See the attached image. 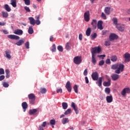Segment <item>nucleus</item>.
<instances>
[{
  "instance_id": "42",
  "label": "nucleus",
  "mask_w": 130,
  "mask_h": 130,
  "mask_svg": "<svg viewBox=\"0 0 130 130\" xmlns=\"http://www.w3.org/2000/svg\"><path fill=\"white\" fill-rule=\"evenodd\" d=\"M57 49L59 50L60 52H62L63 51V48H62V46H58L57 47Z\"/></svg>"
},
{
  "instance_id": "6",
  "label": "nucleus",
  "mask_w": 130,
  "mask_h": 130,
  "mask_svg": "<svg viewBox=\"0 0 130 130\" xmlns=\"http://www.w3.org/2000/svg\"><path fill=\"white\" fill-rule=\"evenodd\" d=\"M84 19L85 22L90 21V11H87L84 14Z\"/></svg>"
},
{
  "instance_id": "52",
  "label": "nucleus",
  "mask_w": 130,
  "mask_h": 130,
  "mask_svg": "<svg viewBox=\"0 0 130 130\" xmlns=\"http://www.w3.org/2000/svg\"><path fill=\"white\" fill-rule=\"evenodd\" d=\"M105 61L104 60H101L99 63V66H103L104 64Z\"/></svg>"
},
{
  "instance_id": "41",
  "label": "nucleus",
  "mask_w": 130,
  "mask_h": 130,
  "mask_svg": "<svg viewBox=\"0 0 130 130\" xmlns=\"http://www.w3.org/2000/svg\"><path fill=\"white\" fill-rule=\"evenodd\" d=\"M101 18H102V19H103L104 20H106V19H107V18L106 17V15H105V14L103 12L102 13Z\"/></svg>"
},
{
  "instance_id": "37",
  "label": "nucleus",
  "mask_w": 130,
  "mask_h": 130,
  "mask_svg": "<svg viewBox=\"0 0 130 130\" xmlns=\"http://www.w3.org/2000/svg\"><path fill=\"white\" fill-rule=\"evenodd\" d=\"M71 112H72V109H68L64 113V114H65V115H68V114H70L71 113Z\"/></svg>"
},
{
  "instance_id": "10",
  "label": "nucleus",
  "mask_w": 130,
  "mask_h": 130,
  "mask_svg": "<svg viewBox=\"0 0 130 130\" xmlns=\"http://www.w3.org/2000/svg\"><path fill=\"white\" fill-rule=\"evenodd\" d=\"M126 93H127L128 94H129L130 89L129 88H124L121 91V95H122V96H125V94H126Z\"/></svg>"
},
{
  "instance_id": "12",
  "label": "nucleus",
  "mask_w": 130,
  "mask_h": 130,
  "mask_svg": "<svg viewBox=\"0 0 130 130\" xmlns=\"http://www.w3.org/2000/svg\"><path fill=\"white\" fill-rule=\"evenodd\" d=\"M66 88L67 89L68 92H72V85L70 81H68L66 85Z\"/></svg>"
},
{
  "instance_id": "50",
  "label": "nucleus",
  "mask_w": 130,
  "mask_h": 130,
  "mask_svg": "<svg viewBox=\"0 0 130 130\" xmlns=\"http://www.w3.org/2000/svg\"><path fill=\"white\" fill-rule=\"evenodd\" d=\"M29 42H27L25 43V46L26 49H29Z\"/></svg>"
},
{
  "instance_id": "33",
  "label": "nucleus",
  "mask_w": 130,
  "mask_h": 130,
  "mask_svg": "<svg viewBox=\"0 0 130 130\" xmlns=\"http://www.w3.org/2000/svg\"><path fill=\"white\" fill-rule=\"evenodd\" d=\"M86 34L87 36L91 35V28L88 27L86 31Z\"/></svg>"
},
{
  "instance_id": "49",
  "label": "nucleus",
  "mask_w": 130,
  "mask_h": 130,
  "mask_svg": "<svg viewBox=\"0 0 130 130\" xmlns=\"http://www.w3.org/2000/svg\"><path fill=\"white\" fill-rule=\"evenodd\" d=\"M97 37V34L94 33L93 35H91V39H95Z\"/></svg>"
},
{
  "instance_id": "55",
  "label": "nucleus",
  "mask_w": 130,
  "mask_h": 130,
  "mask_svg": "<svg viewBox=\"0 0 130 130\" xmlns=\"http://www.w3.org/2000/svg\"><path fill=\"white\" fill-rule=\"evenodd\" d=\"M57 93H62V89L61 88H59L56 90Z\"/></svg>"
},
{
  "instance_id": "57",
  "label": "nucleus",
  "mask_w": 130,
  "mask_h": 130,
  "mask_svg": "<svg viewBox=\"0 0 130 130\" xmlns=\"http://www.w3.org/2000/svg\"><path fill=\"white\" fill-rule=\"evenodd\" d=\"M85 83L86 84H89V79H88L87 77H85Z\"/></svg>"
},
{
  "instance_id": "19",
  "label": "nucleus",
  "mask_w": 130,
  "mask_h": 130,
  "mask_svg": "<svg viewBox=\"0 0 130 130\" xmlns=\"http://www.w3.org/2000/svg\"><path fill=\"white\" fill-rule=\"evenodd\" d=\"M14 34L16 35H23V30L22 29H17L14 31Z\"/></svg>"
},
{
  "instance_id": "4",
  "label": "nucleus",
  "mask_w": 130,
  "mask_h": 130,
  "mask_svg": "<svg viewBox=\"0 0 130 130\" xmlns=\"http://www.w3.org/2000/svg\"><path fill=\"white\" fill-rule=\"evenodd\" d=\"M28 98L29 100V102L31 105L35 104V100H36V96L34 93H30L28 95Z\"/></svg>"
},
{
  "instance_id": "18",
  "label": "nucleus",
  "mask_w": 130,
  "mask_h": 130,
  "mask_svg": "<svg viewBox=\"0 0 130 130\" xmlns=\"http://www.w3.org/2000/svg\"><path fill=\"white\" fill-rule=\"evenodd\" d=\"M72 107L74 109L75 112H76V114L79 113V110H78V107H76V104L75 103H72Z\"/></svg>"
},
{
  "instance_id": "47",
  "label": "nucleus",
  "mask_w": 130,
  "mask_h": 130,
  "mask_svg": "<svg viewBox=\"0 0 130 130\" xmlns=\"http://www.w3.org/2000/svg\"><path fill=\"white\" fill-rule=\"evenodd\" d=\"M50 123L51 124V125H54L55 124V120L52 119L50 121Z\"/></svg>"
},
{
  "instance_id": "25",
  "label": "nucleus",
  "mask_w": 130,
  "mask_h": 130,
  "mask_svg": "<svg viewBox=\"0 0 130 130\" xmlns=\"http://www.w3.org/2000/svg\"><path fill=\"white\" fill-rule=\"evenodd\" d=\"M40 16L39 15H38V16H36V17H35L36 19H37L35 21V24H36L37 25H40V24L41 23L40 22V20H39L40 19Z\"/></svg>"
},
{
  "instance_id": "39",
  "label": "nucleus",
  "mask_w": 130,
  "mask_h": 130,
  "mask_svg": "<svg viewBox=\"0 0 130 130\" xmlns=\"http://www.w3.org/2000/svg\"><path fill=\"white\" fill-rule=\"evenodd\" d=\"M113 22L114 25H116V26H117V25H118V24H117V23H118L117 18H113Z\"/></svg>"
},
{
  "instance_id": "63",
  "label": "nucleus",
  "mask_w": 130,
  "mask_h": 130,
  "mask_svg": "<svg viewBox=\"0 0 130 130\" xmlns=\"http://www.w3.org/2000/svg\"><path fill=\"white\" fill-rule=\"evenodd\" d=\"M53 39H54V38H53V36H51L50 38V41H53Z\"/></svg>"
},
{
  "instance_id": "56",
  "label": "nucleus",
  "mask_w": 130,
  "mask_h": 130,
  "mask_svg": "<svg viewBox=\"0 0 130 130\" xmlns=\"http://www.w3.org/2000/svg\"><path fill=\"white\" fill-rule=\"evenodd\" d=\"M5 75H1L0 76V81H3L5 80Z\"/></svg>"
},
{
  "instance_id": "13",
  "label": "nucleus",
  "mask_w": 130,
  "mask_h": 130,
  "mask_svg": "<svg viewBox=\"0 0 130 130\" xmlns=\"http://www.w3.org/2000/svg\"><path fill=\"white\" fill-rule=\"evenodd\" d=\"M124 58H125V62H128L130 61V54L128 53H126L124 55Z\"/></svg>"
},
{
  "instance_id": "36",
  "label": "nucleus",
  "mask_w": 130,
  "mask_h": 130,
  "mask_svg": "<svg viewBox=\"0 0 130 130\" xmlns=\"http://www.w3.org/2000/svg\"><path fill=\"white\" fill-rule=\"evenodd\" d=\"M110 91H111V90L109 87H107L105 89V92L106 94H107L108 95L110 94Z\"/></svg>"
},
{
  "instance_id": "11",
  "label": "nucleus",
  "mask_w": 130,
  "mask_h": 130,
  "mask_svg": "<svg viewBox=\"0 0 130 130\" xmlns=\"http://www.w3.org/2000/svg\"><path fill=\"white\" fill-rule=\"evenodd\" d=\"M112 81H117L119 79V75L116 74H113L111 76Z\"/></svg>"
},
{
  "instance_id": "40",
  "label": "nucleus",
  "mask_w": 130,
  "mask_h": 130,
  "mask_svg": "<svg viewBox=\"0 0 130 130\" xmlns=\"http://www.w3.org/2000/svg\"><path fill=\"white\" fill-rule=\"evenodd\" d=\"M52 52H55V51H56V47L55 46V44H53L52 46Z\"/></svg>"
},
{
  "instance_id": "14",
  "label": "nucleus",
  "mask_w": 130,
  "mask_h": 130,
  "mask_svg": "<svg viewBox=\"0 0 130 130\" xmlns=\"http://www.w3.org/2000/svg\"><path fill=\"white\" fill-rule=\"evenodd\" d=\"M118 37L117 35L114 34H112L109 36L110 41H113L115 39H117Z\"/></svg>"
},
{
  "instance_id": "64",
  "label": "nucleus",
  "mask_w": 130,
  "mask_h": 130,
  "mask_svg": "<svg viewBox=\"0 0 130 130\" xmlns=\"http://www.w3.org/2000/svg\"><path fill=\"white\" fill-rule=\"evenodd\" d=\"M126 13L128 15H130V8L127 10Z\"/></svg>"
},
{
  "instance_id": "3",
  "label": "nucleus",
  "mask_w": 130,
  "mask_h": 130,
  "mask_svg": "<svg viewBox=\"0 0 130 130\" xmlns=\"http://www.w3.org/2000/svg\"><path fill=\"white\" fill-rule=\"evenodd\" d=\"M111 69L112 70H116L115 71V74H119L124 70V65L123 64H115L111 66Z\"/></svg>"
},
{
  "instance_id": "23",
  "label": "nucleus",
  "mask_w": 130,
  "mask_h": 130,
  "mask_svg": "<svg viewBox=\"0 0 130 130\" xmlns=\"http://www.w3.org/2000/svg\"><path fill=\"white\" fill-rule=\"evenodd\" d=\"M28 20H29L30 25H32V26H35V19L33 17H29Z\"/></svg>"
},
{
  "instance_id": "17",
  "label": "nucleus",
  "mask_w": 130,
  "mask_h": 130,
  "mask_svg": "<svg viewBox=\"0 0 130 130\" xmlns=\"http://www.w3.org/2000/svg\"><path fill=\"white\" fill-rule=\"evenodd\" d=\"M106 101H107V103H111V102H112V101H113V98L112 96V95L107 96Z\"/></svg>"
},
{
  "instance_id": "26",
  "label": "nucleus",
  "mask_w": 130,
  "mask_h": 130,
  "mask_svg": "<svg viewBox=\"0 0 130 130\" xmlns=\"http://www.w3.org/2000/svg\"><path fill=\"white\" fill-rule=\"evenodd\" d=\"M110 85H111V81H104L103 83V85L105 87H109Z\"/></svg>"
},
{
  "instance_id": "51",
  "label": "nucleus",
  "mask_w": 130,
  "mask_h": 130,
  "mask_svg": "<svg viewBox=\"0 0 130 130\" xmlns=\"http://www.w3.org/2000/svg\"><path fill=\"white\" fill-rule=\"evenodd\" d=\"M79 39L80 41H82V40H83V35L82 34H80L79 35Z\"/></svg>"
},
{
  "instance_id": "21",
  "label": "nucleus",
  "mask_w": 130,
  "mask_h": 130,
  "mask_svg": "<svg viewBox=\"0 0 130 130\" xmlns=\"http://www.w3.org/2000/svg\"><path fill=\"white\" fill-rule=\"evenodd\" d=\"M111 8L110 7H107L105 8L104 12L106 15H110V10Z\"/></svg>"
},
{
  "instance_id": "28",
  "label": "nucleus",
  "mask_w": 130,
  "mask_h": 130,
  "mask_svg": "<svg viewBox=\"0 0 130 130\" xmlns=\"http://www.w3.org/2000/svg\"><path fill=\"white\" fill-rule=\"evenodd\" d=\"M11 5L13 8L17 7V0H11Z\"/></svg>"
},
{
  "instance_id": "48",
  "label": "nucleus",
  "mask_w": 130,
  "mask_h": 130,
  "mask_svg": "<svg viewBox=\"0 0 130 130\" xmlns=\"http://www.w3.org/2000/svg\"><path fill=\"white\" fill-rule=\"evenodd\" d=\"M0 75H5V70L3 68L0 69Z\"/></svg>"
},
{
  "instance_id": "59",
  "label": "nucleus",
  "mask_w": 130,
  "mask_h": 130,
  "mask_svg": "<svg viewBox=\"0 0 130 130\" xmlns=\"http://www.w3.org/2000/svg\"><path fill=\"white\" fill-rule=\"evenodd\" d=\"M42 126L45 127V126H46V122H43Z\"/></svg>"
},
{
  "instance_id": "30",
  "label": "nucleus",
  "mask_w": 130,
  "mask_h": 130,
  "mask_svg": "<svg viewBox=\"0 0 130 130\" xmlns=\"http://www.w3.org/2000/svg\"><path fill=\"white\" fill-rule=\"evenodd\" d=\"M28 32L30 35L34 33V30H33V27L32 26H29L28 29Z\"/></svg>"
},
{
  "instance_id": "22",
  "label": "nucleus",
  "mask_w": 130,
  "mask_h": 130,
  "mask_svg": "<svg viewBox=\"0 0 130 130\" xmlns=\"http://www.w3.org/2000/svg\"><path fill=\"white\" fill-rule=\"evenodd\" d=\"M22 107L24 110V112H25V111H26V109H27V108H28V104H27V103H26V102H24L23 103H22Z\"/></svg>"
},
{
  "instance_id": "1",
  "label": "nucleus",
  "mask_w": 130,
  "mask_h": 130,
  "mask_svg": "<svg viewBox=\"0 0 130 130\" xmlns=\"http://www.w3.org/2000/svg\"><path fill=\"white\" fill-rule=\"evenodd\" d=\"M101 52V47L100 46L95 47L91 49L92 60L91 61L94 66L96 64V53H100Z\"/></svg>"
},
{
  "instance_id": "27",
  "label": "nucleus",
  "mask_w": 130,
  "mask_h": 130,
  "mask_svg": "<svg viewBox=\"0 0 130 130\" xmlns=\"http://www.w3.org/2000/svg\"><path fill=\"white\" fill-rule=\"evenodd\" d=\"M4 9H5L7 12H11V8H10V6H9V5L8 4L4 5Z\"/></svg>"
},
{
  "instance_id": "60",
  "label": "nucleus",
  "mask_w": 130,
  "mask_h": 130,
  "mask_svg": "<svg viewBox=\"0 0 130 130\" xmlns=\"http://www.w3.org/2000/svg\"><path fill=\"white\" fill-rule=\"evenodd\" d=\"M38 129L39 130H44V129H43V127L42 126H39Z\"/></svg>"
},
{
  "instance_id": "62",
  "label": "nucleus",
  "mask_w": 130,
  "mask_h": 130,
  "mask_svg": "<svg viewBox=\"0 0 130 130\" xmlns=\"http://www.w3.org/2000/svg\"><path fill=\"white\" fill-rule=\"evenodd\" d=\"M5 72L6 74H10V70H9V69H6Z\"/></svg>"
},
{
  "instance_id": "24",
  "label": "nucleus",
  "mask_w": 130,
  "mask_h": 130,
  "mask_svg": "<svg viewBox=\"0 0 130 130\" xmlns=\"http://www.w3.org/2000/svg\"><path fill=\"white\" fill-rule=\"evenodd\" d=\"M6 57L9 58V59L12 58V56H11V51L10 50L6 51H5Z\"/></svg>"
},
{
  "instance_id": "29",
  "label": "nucleus",
  "mask_w": 130,
  "mask_h": 130,
  "mask_svg": "<svg viewBox=\"0 0 130 130\" xmlns=\"http://www.w3.org/2000/svg\"><path fill=\"white\" fill-rule=\"evenodd\" d=\"M3 18H8L9 17V13L7 12L2 11V12Z\"/></svg>"
},
{
  "instance_id": "5",
  "label": "nucleus",
  "mask_w": 130,
  "mask_h": 130,
  "mask_svg": "<svg viewBox=\"0 0 130 130\" xmlns=\"http://www.w3.org/2000/svg\"><path fill=\"white\" fill-rule=\"evenodd\" d=\"M74 62L75 64H80L82 62V57L81 56H75L74 58Z\"/></svg>"
},
{
  "instance_id": "34",
  "label": "nucleus",
  "mask_w": 130,
  "mask_h": 130,
  "mask_svg": "<svg viewBox=\"0 0 130 130\" xmlns=\"http://www.w3.org/2000/svg\"><path fill=\"white\" fill-rule=\"evenodd\" d=\"M68 103H64V102H63L62 103V107L63 109H64V110L67 109L68 108Z\"/></svg>"
},
{
  "instance_id": "61",
  "label": "nucleus",
  "mask_w": 130,
  "mask_h": 130,
  "mask_svg": "<svg viewBox=\"0 0 130 130\" xmlns=\"http://www.w3.org/2000/svg\"><path fill=\"white\" fill-rule=\"evenodd\" d=\"M3 33H4V34H9V32L6 30H3Z\"/></svg>"
},
{
  "instance_id": "2",
  "label": "nucleus",
  "mask_w": 130,
  "mask_h": 130,
  "mask_svg": "<svg viewBox=\"0 0 130 130\" xmlns=\"http://www.w3.org/2000/svg\"><path fill=\"white\" fill-rule=\"evenodd\" d=\"M91 78L93 81H97L96 82V85L99 87L102 86V80H103V77L99 78V74L97 72H94L91 74Z\"/></svg>"
},
{
  "instance_id": "8",
  "label": "nucleus",
  "mask_w": 130,
  "mask_h": 130,
  "mask_svg": "<svg viewBox=\"0 0 130 130\" xmlns=\"http://www.w3.org/2000/svg\"><path fill=\"white\" fill-rule=\"evenodd\" d=\"M125 27V26L122 24H118L116 25L117 29H118V30L121 32H123V31H124Z\"/></svg>"
},
{
  "instance_id": "45",
  "label": "nucleus",
  "mask_w": 130,
  "mask_h": 130,
  "mask_svg": "<svg viewBox=\"0 0 130 130\" xmlns=\"http://www.w3.org/2000/svg\"><path fill=\"white\" fill-rule=\"evenodd\" d=\"M24 10H25L27 13H30L31 12L30 8L27 6L24 7Z\"/></svg>"
},
{
  "instance_id": "46",
  "label": "nucleus",
  "mask_w": 130,
  "mask_h": 130,
  "mask_svg": "<svg viewBox=\"0 0 130 130\" xmlns=\"http://www.w3.org/2000/svg\"><path fill=\"white\" fill-rule=\"evenodd\" d=\"M66 49H67V50H70L71 49V46H70V45H69V43H67L66 44Z\"/></svg>"
},
{
  "instance_id": "54",
  "label": "nucleus",
  "mask_w": 130,
  "mask_h": 130,
  "mask_svg": "<svg viewBox=\"0 0 130 130\" xmlns=\"http://www.w3.org/2000/svg\"><path fill=\"white\" fill-rule=\"evenodd\" d=\"M83 75L84 76H87V75H88V70L87 69H85L83 73Z\"/></svg>"
},
{
  "instance_id": "58",
  "label": "nucleus",
  "mask_w": 130,
  "mask_h": 130,
  "mask_svg": "<svg viewBox=\"0 0 130 130\" xmlns=\"http://www.w3.org/2000/svg\"><path fill=\"white\" fill-rule=\"evenodd\" d=\"M106 63H107V64H108V63H110V59H107L106 60Z\"/></svg>"
},
{
  "instance_id": "44",
  "label": "nucleus",
  "mask_w": 130,
  "mask_h": 130,
  "mask_svg": "<svg viewBox=\"0 0 130 130\" xmlns=\"http://www.w3.org/2000/svg\"><path fill=\"white\" fill-rule=\"evenodd\" d=\"M73 89L75 93H78V85H75L73 87Z\"/></svg>"
},
{
  "instance_id": "9",
  "label": "nucleus",
  "mask_w": 130,
  "mask_h": 130,
  "mask_svg": "<svg viewBox=\"0 0 130 130\" xmlns=\"http://www.w3.org/2000/svg\"><path fill=\"white\" fill-rule=\"evenodd\" d=\"M8 38L12 39V40H19V39H20V37L15 35H10L8 36Z\"/></svg>"
},
{
  "instance_id": "43",
  "label": "nucleus",
  "mask_w": 130,
  "mask_h": 130,
  "mask_svg": "<svg viewBox=\"0 0 130 130\" xmlns=\"http://www.w3.org/2000/svg\"><path fill=\"white\" fill-rule=\"evenodd\" d=\"M23 2L26 6H30V0H23Z\"/></svg>"
},
{
  "instance_id": "31",
  "label": "nucleus",
  "mask_w": 130,
  "mask_h": 130,
  "mask_svg": "<svg viewBox=\"0 0 130 130\" xmlns=\"http://www.w3.org/2000/svg\"><path fill=\"white\" fill-rule=\"evenodd\" d=\"M70 121V120H69V118H64L62 120V123L63 124H66V123H68Z\"/></svg>"
},
{
  "instance_id": "38",
  "label": "nucleus",
  "mask_w": 130,
  "mask_h": 130,
  "mask_svg": "<svg viewBox=\"0 0 130 130\" xmlns=\"http://www.w3.org/2000/svg\"><path fill=\"white\" fill-rule=\"evenodd\" d=\"M2 85L4 88H8L9 86V83L6 82H3Z\"/></svg>"
},
{
  "instance_id": "16",
  "label": "nucleus",
  "mask_w": 130,
  "mask_h": 130,
  "mask_svg": "<svg viewBox=\"0 0 130 130\" xmlns=\"http://www.w3.org/2000/svg\"><path fill=\"white\" fill-rule=\"evenodd\" d=\"M102 24H103V21L100 20L98 22V29H99L100 30H103V26H102Z\"/></svg>"
},
{
  "instance_id": "20",
  "label": "nucleus",
  "mask_w": 130,
  "mask_h": 130,
  "mask_svg": "<svg viewBox=\"0 0 130 130\" xmlns=\"http://www.w3.org/2000/svg\"><path fill=\"white\" fill-rule=\"evenodd\" d=\"M25 43V40L24 39H22L21 40H20L18 42L16 43V45L18 46H21V45L24 44Z\"/></svg>"
},
{
  "instance_id": "15",
  "label": "nucleus",
  "mask_w": 130,
  "mask_h": 130,
  "mask_svg": "<svg viewBox=\"0 0 130 130\" xmlns=\"http://www.w3.org/2000/svg\"><path fill=\"white\" fill-rule=\"evenodd\" d=\"M91 25L92 29H96L97 28V20L96 19H93L91 21Z\"/></svg>"
},
{
  "instance_id": "35",
  "label": "nucleus",
  "mask_w": 130,
  "mask_h": 130,
  "mask_svg": "<svg viewBox=\"0 0 130 130\" xmlns=\"http://www.w3.org/2000/svg\"><path fill=\"white\" fill-rule=\"evenodd\" d=\"M46 92H47V90H46V88H41L40 89V92L42 93V94H45Z\"/></svg>"
},
{
  "instance_id": "32",
  "label": "nucleus",
  "mask_w": 130,
  "mask_h": 130,
  "mask_svg": "<svg viewBox=\"0 0 130 130\" xmlns=\"http://www.w3.org/2000/svg\"><path fill=\"white\" fill-rule=\"evenodd\" d=\"M111 61H116V60H117V57L115 55H113V56H111Z\"/></svg>"
},
{
  "instance_id": "7",
  "label": "nucleus",
  "mask_w": 130,
  "mask_h": 130,
  "mask_svg": "<svg viewBox=\"0 0 130 130\" xmlns=\"http://www.w3.org/2000/svg\"><path fill=\"white\" fill-rule=\"evenodd\" d=\"M38 113H39L38 109H30L29 111V115H36L37 114H38Z\"/></svg>"
},
{
  "instance_id": "53",
  "label": "nucleus",
  "mask_w": 130,
  "mask_h": 130,
  "mask_svg": "<svg viewBox=\"0 0 130 130\" xmlns=\"http://www.w3.org/2000/svg\"><path fill=\"white\" fill-rule=\"evenodd\" d=\"M105 45H106V46H110V41H106Z\"/></svg>"
}]
</instances>
